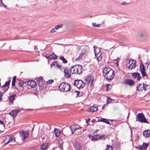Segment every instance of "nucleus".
Here are the masks:
<instances>
[{
  "mask_svg": "<svg viewBox=\"0 0 150 150\" xmlns=\"http://www.w3.org/2000/svg\"><path fill=\"white\" fill-rule=\"evenodd\" d=\"M103 74L108 80H112L115 76L114 71L109 67H105L104 68Z\"/></svg>",
  "mask_w": 150,
  "mask_h": 150,
  "instance_id": "nucleus-1",
  "label": "nucleus"
},
{
  "mask_svg": "<svg viewBox=\"0 0 150 150\" xmlns=\"http://www.w3.org/2000/svg\"><path fill=\"white\" fill-rule=\"evenodd\" d=\"M82 71V67L80 65H76L71 66L70 68V73L72 74H81Z\"/></svg>",
  "mask_w": 150,
  "mask_h": 150,
  "instance_id": "nucleus-2",
  "label": "nucleus"
},
{
  "mask_svg": "<svg viewBox=\"0 0 150 150\" xmlns=\"http://www.w3.org/2000/svg\"><path fill=\"white\" fill-rule=\"evenodd\" d=\"M94 53L95 56L98 62L100 61L102 58V52L101 49L98 47L94 46L93 47Z\"/></svg>",
  "mask_w": 150,
  "mask_h": 150,
  "instance_id": "nucleus-3",
  "label": "nucleus"
},
{
  "mask_svg": "<svg viewBox=\"0 0 150 150\" xmlns=\"http://www.w3.org/2000/svg\"><path fill=\"white\" fill-rule=\"evenodd\" d=\"M70 86L69 84L64 82L60 84L59 88L61 91L67 92L70 90Z\"/></svg>",
  "mask_w": 150,
  "mask_h": 150,
  "instance_id": "nucleus-4",
  "label": "nucleus"
},
{
  "mask_svg": "<svg viewBox=\"0 0 150 150\" xmlns=\"http://www.w3.org/2000/svg\"><path fill=\"white\" fill-rule=\"evenodd\" d=\"M136 121H139L142 123H149L144 115L142 113L138 114L136 117Z\"/></svg>",
  "mask_w": 150,
  "mask_h": 150,
  "instance_id": "nucleus-5",
  "label": "nucleus"
},
{
  "mask_svg": "<svg viewBox=\"0 0 150 150\" xmlns=\"http://www.w3.org/2000/svg\"><path fill=\"white\" fill-rule=\"evenodd\" d=\"M74 84L75 86L79 89L82 88L85 85L84 82L81 80H75Z\"/></svg>",
  "mask_w": 150,
  "mask_h": 150,
  "instance_id": "nucleus-6",
  "label": "nucleus"
},
{
  "mask_svg": "<svg viewBox=\"0 0 150 150\" xmlns=\"http://www.w3.org/2000/svg\"><path fill=\"white\" fill-rule=\"evenodd\" d=\"M20 136L22 141L24 140L28 137V132L27 131L22 130L19 132Z\"/></svg>",
  "mask_w": 150,
  "mask_h": 150,
  "instance_id": "nucleus-7",
  "label": "nucleus"
},
{
  "mask_svg": "<svg viewBox=\"0 0 150 150\" xmlns=\"http://www.w3.org/2000/svg\"><path fill=\"white\" fill-rule=\"evenodd\" d=\"M128 64H130L129 66H127V68L129 69H132L136 66V62L134 60H129Z\"/></svg>",
  "mask_w": 150,
  "mask_h": 150,
  "instance_id": "nucleus-8",
  "label": "nucleus"
},
{
  "mask_svg": "<svg viewBox=\"0 0 150 150\" xmlns=\"http://www.w3.org/2000/svg\"><path fill=\"white\" fill-rule=\"evenodd\" d=\"M140 71L141 72L143 77L147 76V74L145 71L144 66L141 64L140 65Z\"/></svg>",
  "mask_w": 150,
  "mask_h": 150,
  "instance_id": "nucleus-9",
  "label": "nucleus"
},
{
  "mask_svg": "<svg viewBox=\"0 0 150 150\" xmlns=\"http://www.w3.org/2000/svg\"><path fill=\"white\" fill-rule=\"evenodd\" d=\"M6 142L5 143V144H7L8 143H12L15 142V139L13 137H11L10 136H7L6 137Z\"/></svg>",
  "mask_w": 150,
  "mask_h": 150,
  "instance_id": "nucleus-10",
  "label": "nucleus"
},
{
  "mask_svg": "<svg viewBox=\"0 0 150 150\" xmlns=\"http://www.w3.org/2000/svg\"><path fill=\"white\" fill-rule=\"evenodd\" d=\"M64 76L66 78H69L70 77V69L68 70L67 68H65L64 69Z\"/></svg>",
  "mask_w": 150,
  "mask_h": 150,
  "instance_id": "nucleus-11",
  "label": "nucleus"
},
{
  "mask_svg": "<svg viewBox=\"0 0 150 150\" xmlns=\"http://www.w3.org/2000/svg\"><path fill=\"white\" fill-rule=\"evenodd\" d=\"M73 146L76 150H81L82 149V145L79 142H76L74 144Z\"/></svg>",
  "mask_w": 150,
  "mask_h": 150,
  "instance_id": "nucleus-12",
  "label": "nucleus"
},
{
  "mask_svg": "<svg viewBox=\"0 0 150 150\" xmlns=\"http://www.w3.org/2000/svg\"><path fill=\"white\" fill-rule=\"evenodd\" d=\"M37 80L38 86L42 89L43 86V78L42 77H40L37 78Z\"/></svg>",
  "mask_w": 150,
  "mask_h": 150,
  "instance_id": "nucleus-13",
  "label": "nucleus"
},
{
  "mask_svg": "<svg viewBox=\"0 0 150 150\" xmlns=\"http://www.w3.org/2000/svg\"><path fill=\"white\" fill-rule=\"evenodd\" d=\"M26 83L28 86H29L33 88L35 87L36 85V82L33 80L28 81L26 82Z\"/></svg>",
  "mask_w": 150,
  "mask_h": 150,
  "instance_id": "nucleus-14",
  "label": "nucleus"
},
{
  "mask_svg": "<svg viewBox=\"0 0 150 150\" xmlns=\"http://www.w3.org/2000/svg\"><path fill=\"white\" fill-rule=\"evenodd\" d=\"M98 110V107L95 105L90 107V108L87 110L88 112H93L97 111Z\"/></svg>",
  "mask_w": 150,
  "mask_h": 150,
  "instance_id": "nucleus-15",
  "label": "nucleus"
},
{
  "mask_svg": "<svg viewBox=\"0 0 150 150\" xmlns=\"http://www.w3.org/2000/svg\"><path fill=\"white\" fill-rule=\"evenodd\" d=\"M149 145L148 143H143L142 145H139V148L141 150H146Z\"/></svg>",
  "mask_w": 150,
  "mask_h": 150,
  "instance_id": "nucleus-16",
  "label": "nucleus"
},
{
  "mask_svg": "<svg viewBox=\"0 0 150 150\" xmlns=\"http://www.w3.org/2000/svg\"><path fill=\"white\" fill-rule=\"evenodd\" d=\"M132 75L134 78V79L137 78V81L141 79V77L138 73H132Z\"/></svg>",
  "mask_w": 150,
  "mask_h": 150,
  "instance_id": "nucleus-17",
  "label": "nucleus"
},
{
  "mask_svg": "<svg viewBox=\"0 0 150 150\" xmlns=\"http://www.w3.org/2000/svg\"><path fill=\"white\" fill-rule=\"evenodd\" d=\"M144 86L143 84L139 83L137 84L136 88L137 91H142L144 90Z\"/></svg>",
  "mask_w": 150,
  "mask_h": 150,
  "instance_id": "nucleus-18",
  "label": "nucleus"
},
{
  "mask_svg": "<svg viewBox=\"0 0 150 150\" xmlns=\"http://www.w3.org/2000/svg\"><path fill=\"white\" fill-rule=\"evenodd\" d=\"M125 82L127 84L130 86H132L134 84V81L131 79H126L125 81Z\"/></svg>",
  "mask_w": 150,
  "mask_h": 150,
  "instance_id": "nucleus-19",
  "label": "nucleus"
},
{
  "mask_svg": "<svg viewBox=\"0 0 150 150\" xmlns=\"http://www.w3.org/2000/svg\"><path fill=\"white\" fill-rule=\"evenodd\" d=\"M143 136L146 138L149 137L150 135V130H146L143 132Z\"/></svg>",
  "mask_w": 150,
  "mask_h": 150,
  "instance_id": "nucleus-20",
  "label": "nucleus"
},
{
  "mask_svg": "<svg viewBox=\"0 0 150 150\" xmlns=\"http://www.w3.org/2000/svg\"><path fill=\"white\" fill-rule=\"evenodd\" d=\"M54 131L56 137H59L61 133V131L60 130L58 129L55 128Z\"/></svg>",
  "mask_w": 150,
  "mask_h": 150,
  "instance_id": "nucleus-21",
  "label": "nucleus"
},
{
  "mask_svg": "<svg viewBox=\"0 0 150 150\" xmlns=\"http://www.w3.org/2000/svg\"><path fill=\"white\" fill-rule=\"evenodd\" d=\"M69 128L71 130L72 134H74L75 131L76 130V128L75 125H71L69 127Z\"/></svg>",
  "mask_w": 150,
  "mask_h": 150,
  "instance_id": "nucleus-22",
  "label": "nucleus"
},
{
  "mask_svg": "<svg viewBox=\"0 0 150 150\" xmlns=\"http://www.w3.org/2000/svg\"><path fill=\"white\" fill-rule=\"evenodd\" d=\"M48 57L50 59H55L57 58V55L54 53L48 55Z\"/></svg>",
  "mask_w": 150,
  "mask_h": 150,
  "instance_id": "nucleus-23",
  "label": "nucleus"
},
{
  "mask_svg": "<svg viewBox=\"0 0 150 150\" xmlns=\"http://www.w3.org/2000/svg\"><path fill=\"white\" fill-rule=\"evenodd\" d=\"M19 111L18 110H13L9 113V115H11L13 116H16L18 113Z\"/></svg>",
  "mask_w": 150,
  "mask_h": 150,
  "instance_id": "nucleus-24",
  "label": "nucleus"
},
{
  "mask_svg": "<svg viewBox=\"0 0 150 150\" xmlns=\"http://www.w3.org/2000/svg\"><path fill=\"white\" fill-rule=\"evenodd\" d=\"M100 137V135H95L92 137L91 139V140L92 141H96L98 139H99Z\"/></svg>",
  "mask_w": 150,
  "mask_h": 150,
  "instance_id": "nucleus-25",
  "label": "nucleus"
},
{
  "mask_svg": "<svg viewBox=\"0 0 150 150\" xmlns=\"http://www.w3.org/2000/svg\"><path fill=\"white\" fill-rule=\"evenodd\" d=\"M48 144H47L45 143L42 144L41 146V149L42 150H45L47 148H48Z\"/></svg>",
  "mask_w": 150,
  "mask_h": 150,
  "instance_id": "nucleus-26",
  "label": "nucleus"
},
{
  "mask_svg": "<svg viewBox=\"0 0 150 150\" xmlns=\"http://www.w3.org/2000/svg\"><path fill=\"white\" fill-rule=\"evenodd\" d=\"M84 54L83 53H81L80 54L79 57L76 59V60L77 61H79L81 60H82L83 59V56Z\"/></svg>",
  "mask_w": 150,
  "mask_h": 150,
  "instance_id": "nucleus-27",
  "label": "nucleus"
},
{
  "mask_svg": "<svg viewBox=\"0 0 150 150\" xmlns=\"http://www.w3.org/2000/svg\"><path fill=\"white\" fill-rule=\"evenodd\" d=\"M100 121L106 123L108 124H110V122L107 119L105 118H102L100 120Z\"/></svg>",
  "mask_w": 150,
  "mask_h": 150,
  "instance_id": "nucleus-28",
  "label": "nucleus"
},
{
  "mask_svg": "<svg viewBox=\"0 0 150 150\" xmlns=\"http://www.w3.org/2000/svg\"><path fill=\"white\" fill-rule=\"evenodd\" d=\"M60 59L62 60L64 63H66L67 62V60L64 58L63 56H60L59 57Z\"/></svg>",
  "mask_w": 150,
  "mask_h": 150,
  "instance_id": "nucleus-29",
  "label": "nucleus"
},
{
  "mask_svg": "<svg viewBox=\"0 0 150 150\" xmlns=\"http://www.w3.org/2000/svg\"><path fill=\"white\" fill-rule=\"evenodd\" d=\"M16 95H13L9 97V99L11 103H12L15 98Z\"/></svg>",
  "mask_w": 150,
  "mask_h": 150,
  "instance_id": "nucleus-30",
  "label": "nucleus"
},
{
  "mask_svg": "<svg viewBox=\"0 0 150 150\" xmlns=\"http://www.w3.org/2000/svg\"><path fill=\"white\" fill-rule=\"evenodd\" d=\"M10 81L9 80V81H6L4 85L1 87L2 88H3L4 87L8 86L10 84Z\"/></svg>",
  "mask_w": 150,
  "mask_h": 150,
  "instance_id": "nucleus-31",
  "label": "nucleus"
},
{
  "mask_svg": "<svg viewBox=\"0 0 150 150\" xmlns=\"http://www.w3.org/2000/svg\"><path fill=\"white\" fill-rule=\"evenodd\" d=\"M107 137V135H105L104 134H103L102 135H101L100 136V137L99 139H102L103 140H104L106 139Z\"/></svg>",
  "mask_w": 150,
  "mask_h": 150,
  "instance_id": "nucleus-32",
  "label": "nucleus"
},
{
  "mask_svg": "<svg viewBox=\"0 0 150 150\" xmlns=\"http://www.w3.org/2000/svg\"><path fill=\"white\" fill-rule=\"evenodd\" d=\"M24 84V82L22 81H20L18 83V85L19 87H22Z\"/></svg>",
  "mask_w": 150,
  "mask_h": 150,
  "instance_id": "nucleus-33",
  "label": "nucleus"
},
{
  "mask_svg": "<svg viewBox=\"0 0 150 150\" xmlns=\"http://www.w3.org/2000/svg\"><path fill=\"white\" fill-rule=\"evenodd\" d=\"M112 99H111V98L110 97H109L107 99V103H110L112 102Z\"/></svg>",
  "mask_w": 150,
  "mask_h": 150,
  "instance_id": "nucleus-34",
  "label": "nucleus"
},
{
  "mask_svg": "<svg viewBox=\"0 0 150 150\" xmlns=\"http://www.w3.org/2000/svg\"><path fill=\"white\" fill-rule=\"evenodd\" d=\"M106 150H112V147L111 146L109 145H107Z\"/></svg>",
  "mask_w": 150,
  "mask_h": 150,
  "instance_id": "nucleus-35",
  "label": "nucleus"
},
{
  "mask_svg": "<svg viewBox=\"0 0 150 150\" xmlns=\"http://www.w3.org/2000/svg\"><path fill=\"white\" fill-rule=\"evenodd\" d=\"M62 26V25H57L55 26L54 28L56 30H58L59 28H61Z\"/></svg>",
  "mask_w": 150,
  "mask_h": 150,
  "instance_id": "nucleus-36",
  "label": "nucleus"
},
{
  "mask_svg": "<svg viewBox=\"0 0 150 150\" xmlns=\"http://www.w3.org/2000/svg\"><path fill=\"white\" fill-rule=\"evenodd\" d=\"M111 86V85L109 84H108L106 85V91H108L110 89V88H109V86Z\"/></svg>",
  "mask_w": 150,
  "mask_h": 150,
  "instance_id": "nucleus-37",
  "label": "nucleus"
},
{
  "mask_svg": "<svg viewBox=\"0 0 150 150\" xmlns=\"http://www.w3.org/2000/svg\"><path fill=\"white\" fill-rule=\"evenodd\" d=\"M93 25L94 27H97L98 28H99L100 27V25L99 24L96 25V23H93Z\"/></svg>",
  "mask_w": 150,
  "mask_h": 150,
  "instance_id": "nucleus-38",
  "label": "nucleus"
},
{
  "mask_svg": "<svg viewBox=\"0 0 150 150\" xmlns=\"http://www.w3.org/2000/svg\"><path fill=\"white\" fill-rule=\"evenodd\" d=\"M143 85L144 86H143L144 87V91H145L146 90V88L147 87L148 85L147 84H145V83H143Z\"/></svg>",
  "mask_w": 150,
  "mask_h": 150,
  "instance_id": "nucleus-39",
  "label": "nucleus"
},
{
  "mask_svg": "<svg viewBox=\"0 0 150 150\" xmlns=\"http://www.w3.org/2000/svg\"><path fill=\"white\" fill-rule=\"evenodd\" d=\"M88 81H89V82L91 83V85L93 83V80L91 78L89 79Z\"/></svg>",
  "mask_w": 150,
  "mask_h": 150,
  "instance_id": "nucleus-40",
  "label": "nucleus"
},
{
  "mask_svg": "<svg viewBox=\"0 0 150 150\" xmlns=\"http://www.w3.org/2000/svg\"><path fill=\"white\" fill-rule=\"evenodd\" d=\"M57 62H56V61H54L52 63V64H51V67L52 66H55V65H56H56H57Z\"/></svg>",
  "mask_w": 150,
  "mask_h": 150,
  "instance_id": "nucleus-41",
  "label": "nucleus"
},
{
  "mask_svg": "<svg viewBox=\"0 0 150 150\" xmlns=\"http://www.w3.org/2000/svg\"><path fill=\"white\" fill-rule=\"evenodd\" d=\"M54 81L53 80H50L47 81V83L48 84H51Z\"/></svg>",
  "mask_w": 150,
  "mask_h": 150,
  "instance_id": "nucleus-42",
  "label": "nucleus"
},
{
  "mask_svg": "<svg viewBox=\"0 0 150 150\" xmlns=\"http://www.w3.org/2000/svg\"><path fill=\"white\" fill-rule=\"evenodd\" d=\"M74 91L76 93V97H77L78 96H79V93H80V92L79 91H77L76 90Z\"/></svg>",
  "mask_w": 150,
  "mask_h": 150,
  "instance_id": "nucleus-43",
  "label": "nucleus"
},
{
  "mask_svg": "<svg viewBox=\"0 0 150 150\" xmlns=\"http://www.w3.org/2000/svg\"><path fill=\"white\" fill-rule=\"evenodd\" d=\"M3 93H2L0 92V101H1L2 100L1 97L3 96Z\"/></svg>",
  "mask_w": 150,
  "mask_h": 150,
  "instance_id": "nucleus-44",
  "label": "nucleus"
},
{
  "mask_svg": "<svg viewBox=\"0 0 150 150\" xmlns=\"http://www.w3.org/2000/svg\"><path fill=\"white\" fill-rule=\"evenodd\" d=\"M55 28H54V29H53L50 32V33H54V32H55L56 31L55 30Z\"/></svg>",
  "mask_w": 150,
  "mask_h": 150,
  "instance_id": "nucleus-45",
  "label": "nucleus"
},
{
  "mask_svg": "<svg viewBox=\"0 0 150 150\" xmlns=\"http://www.w3.org/2000/svg\"><path fill=\"white\" fill-rule=\"evenodd\" d=\"M16 82V81L12 80V85L13 86H14L15 85Z\"/></svg>",
  "mask_w": 150,
  "mask_h": 150,
  "instance_id": "nucleus-46",
  "label": "nucleus"
},
{
  "mask_svg": "<svg viewBox=\"0 0 150 150\" xmlns=\"http://www.w3.org/2000/svg\"><path fill=\"white\" fill-rule=\"evenodd\" d=\"M60 149H63V144H60Z\"/></svg>",
  "mask_w": 150,
  "mask_h": 150,
  "instance_id": "nucleus-47",
  "label": "nucleus"
},
{
  "mask_svg": "<svg viewBox=\"0 0 150 150\" xmlns=\"http://www.w3.org/2000/svg\"><path fill=\"white\" fill-rule=\"evenodd\" d=\"M0 124L3 125V126L4 127V126H5L2 120H0Z\"/></svg>",
  "mask_w": 150,
  "mask_h": 150,
  "instance_id": "nucleus-48",
  "label": "nucleus"
},
{
  "mask_svg": "<svg viewBox=\"0 0 150 150\" xmlns=\"http://www.w3.org/2000/svg\"><path fill=\"white\" fill-rule=\"evenodd\" d=\"M56 66L59 68H60L61 67V66L58 63L57 64Z\"/></svg>",
  "mask_w": 150,
  "mask_h": 150,
  "instance_id": "nucleus-49",
  "label": "nucleus"
},
{
  "mask_svg": "<svg viewBox=\"0 0 150 150\" xmlns=\"http://www.w3.org/2000/svg\"><path fill=\"white\" fill-rule=\"evenodd\" d=\"M16 76H14L13 77V80L16 81Z\"/></svg>",
  "mask_w": 150,
  "mask_h": 150,
  "instance_id": "nucleus-50",
  "label": "nucleus"
},
{
  "mask_svg": "<svg viewBox=\"0 0 150 150\" xmlns=\"http://www.w3.org/2000/svg\"><path fill=\"white\" fill-rule=\"evenodd\" d=\"M127 4V3L126 2H125V1H123L122 2V5H125V4Z\"/></svg>",
  "mask_w": 150,
  "mask_h": 150,
  "instance_id": "nucleus-51",
  "label": "nucleus"
},
{
  "mask_svg": "<svg viewBox=\"0 0 150 150\" xmlns=\"http://www.w3.org/2000/svg\"><path fill=\"white\" fill-rule=\"evenodd\" d=\"M1 4L3 5L4 7L6 8L7 6L5 5L3 3H2Z\"/></svg>",
  "mask_w": 150,
  "mask_h": 150,
  "instance_id": "nucleus-52",
  "label": "nucleus"
},
{
  "mask_svg": "<svg viewBox=\"0 0 150 150\" xmlns=\"http://www.w3.org/2000/svg\"><path fill=\"white\" fill-rule=\"evenodd\" d=\"M90 120V118H89L88 119H87V120H86V123H87Z\"/></svg>",
  "mask_w": 150,
  "mask_h": 150,
  "instance_id": "nucleus-53",
  "label": "nucleus"
},
{
  "mask_svg": "<svg viewBox=\"0 0 150 150\" xmlns=\"http://www.w3.org/2000/svg\"><path fill=\"white\" fill-rule=\"evenodd\" d=\"M3 89L4 90V92L5 93L6 91H7V89H5L4 88H3Z\"/></svg>",
  "mask_w": 150,
  "mask_h": 150,
  "instance_id": "nucleus-54",
  "label": "nucleus"
},
{
  "mask_svg": "<svg viewBox=\"0 0 150 150\" xmlns=\"http://www.w3.org/2000/svg\"><path fill=\"white\" fill-rule=\"evenodd\" d=\"M79 127H80L79 126H78V127H76V130H77L78 129H79Z\"/></svg>",
  "mask_w": 150,
  "mask_h": 150,
  "instance_id": "nucleus-55",
  "label": "nucleus"
},
{
  "mask_svg": "<svg viewBox=\"0 0 150 150\" xmlns=\"http://www.w3.org/2000/svg\"><path fill=\"white\" fill-rule=\"evenodd\" d=\"M46 57L47 59H49V57H48V56L46 55Z\"/></svg>",
  "mask_w": 150,
  "mask_h": 150,
  "instance_id": "nucleus-56",
  "label": "nucleus"
},
{
  "mask_svg": "<svg viewBox=\"0 0 150 150\" xmlns=\"http://www.w3.org/2000/svg\"><path fill=\"white\" fill-rule=\"evenodd\" d=\"M141 36L142 37H143V36H144V35H143V34H141Z\"/></svg>",
  "mask_w": 150,
  "mask_h": 150,
  "instance_id": "nucleus-57",
  "label": "nucleus"
},
{
  "mask_svg": "<svg viewBox=\"0 0 150 150\" xmlns=\"http://www.w3.org/2000/svg\"><path fill=\"white\" fill-rule=\"evenodd\" d=\"M149 65H150L149 69H150V64H149H149H148V65H147V67H148V66H149Z\"/></svg>",
  "mask_w": 150,
  "mask_h": 150,
  "instance_id": "nucleus-58",
  "label": "nucleus"
},
{
  "mask_svg": "<svg viewBox=\"0 0 150 150\" xmlns=\"http://www.w3.org/2000/svg\"><path fill=\"white\" fill-rule=\"evenodd\" d=\"M105 107V105H104L103 106L102 108V109H104V108Z\"/></svg>",
  "mask_w": 150,
  "mask_h": 150,
  "instance_id": "nucleus-59",
  "label": "nucleus"
},
{
  "mask_svg": "<svg viewBox=\"0 0 150 150\" xmlns=\"http://www.w3.org/2000/svg\"><path fill=\"white\" fill-rule=\"evenodd\" d=\"M0 0V1H1V3H2V0Z\"/></svg>",
  "mask_w": 150,
  "mask_h": 150,
  "instance_id": "nucleus-60",
  "label": "nucleus"
},
{
  "mask_svg": "<svg viewBox=\"0 0 150 150\" xmlns=\"http://www.w3.org/2000/svg\"><path fill=\"white\" fill-rule=\"evenodd\" d=\"M147 64V62H146V63H145V64Z\"/></svg>",
  "mask_w": 150,
  "mask_h": 150,
  "instance_id": "nucleus-61",
  "label": "nucleus"
},
{
  "mask_svg": "<svg viewBox=\"0 0 150 150\" xmlns=\"http://www.w3.org/2000/svg\"><path fill=\"white\" fill-rule=\"evenodd\" d=\"M129 116V113L128 114V117Z\"/></svg>",
  "mask_w": 150,
  "mask_h": 150,
  "instance_id": "nucleus-62",
  "label": "nucleus"
},
{
  "mask_svg": "<svg viewBox=\"0 0 150 150\" xmlns=\"http://www.w3.org/2000/svg\"><path fill=\"white\" fill-rule=\"evenodd\" d=\"M15 39H17L16 38H15Z\"/></svg>",
  "mask_w": 150,
  "mask_h": 150,
  "instance_id": "nucleus-63",
  "label": "nucleus"
}]
</instances>
